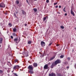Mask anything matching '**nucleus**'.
Segmentation results:
<instances>
[{"label": "nucleus", "mask_w": 76, "mask_h": 76, "mask_svg": "<svg viewBox=\"0 0 76 76\" xmlns=\"http://www.w3.org/2000/svg\"><path fill=\"white\" fill-rule=\"evenodd\" d=\"M59 8H61V6H59Z\"/></svg>", "instance_id": "37998d69"}, {"label": "nucleus", "mask_w": 76, "mask_h": 76, "mask_svg": "<svg viewBox=\"0 0 76 76\" xmlns=\"http://www.w3.org/2000/svg\"><path fill=\"white\" fill-rule=\"evenodd\" d=\"M24 25H25V26H27V24H25Z\"/></svg>", "instance_id": "e433bc0d"}, {"label": "nucleus", "mask_w": 76, "mask_h": 76, "mask_svg": "<svg viewBox=\"0 0 76 76\" xmlns=\"http://www.w3.org/2000/svg\"><path fill=\"white\" fill-rule=\"evenodd\" d=\"M67 69H69V66H67Z\"/></svg>", "instance_id": "49530a36"}, {"label": "nucleus", "mask_w": 76, "mask_h": 76, "mask_svg": "<svg viewBox=\"0 0 76 76\" xmlns=\"http://www.w3.org/2000/svg\"><path fill=\"white\" fill-rule=\"evenodd\" d=\"M52 44V43H50L49 44V45H51Z\"/></svg>", "instance_id": "58836bf2"}, {"label": "nucleus", "mask_w": 76, "mask_h": 76, "mask_svg": "<svg viewBox=\"0 0 76 76\" xmlns=\"http://www.w3.org/2000/svg\"><path fill=\"white\" fill-rule=\"evenodd\" d=\"M15 3L17 4H18L19 3V1L17 0L16 1Z\"/></svg>", "instance_id": "5701e85b"}, {"label": "nucleus", "mask_w": 76, "mask_h": 76, "mask_svg": "<svg viewBox=\"0 0 76 76\" xmlns=\"http://www.w3.org/2000/svg\"><path fill=\"white\" fill-rule=\"evenodd\" d=\"M46 2V3H49V0H47Z\"/></svg>", "instance_id": "2f4dec72"}, {"label": "nucleus", "mask_w": 76, "mask_h": 76, "mask_svg": "<svg viewBox=\"0 0 76 76\" xmlns=\"http://www.w3.org/2000/svg\"><path fill=\"white\" fill-rule=\"evenodd\" d=\"M57 65H56L54 62H53V63H52V64L51 65L50 67L51 69H53V67H54V66H56Z\"/></svg>", "instance_id": "0eeeda50"}, {"label": "nucleus", "mask_w": 76, "mask_h": 76, "mask_svg": "<svg viewBox=\"0 0 76 76\" xmlns=\"http://www.w3.org/2000/svg\"><path fill=\"white\" fill-rule=\"evenodd\" d=\"M58 14H60V12H58Z\"/></svg>", "instance_id": "8fccbe9b"}, {"label": "nucleus", "mask_w": 76, "mask_h": 76, "mask_svg": "<svg viewBox=\"0 0 76 76\" xmlns=\"http://www.w3.org/2000/svg\"><path fill=\"white\" fill-rule=\"evenodd\" d=\"M39 53H40V54H41V53H40V52H39Z\"/></svg>", "instance_id": "13d9d810"}, {"label": "nucleus", "mask_w": 76, "mask_h": 76, "mask_svg": "<svg viewBox=\"0 0 76 76\" xmlns=\"http://www.w3.org/2000/svg\"><path fill=\"white\" fill-rule=\"evenodd\" d=\"M63 57H64V55H61L60 56V58H63Z\"/></svg>", "instance_id": "393cba45"}, {"label": "nucleus", "mask_w": 76, "mask_h": 76, "mask_svg": "<svg viewBox=\"0 0 76 76\" xmlns=\"http://www.w3.org/2000/svg\"><path fill=\"white\" fill-rule=\"evenodd\" d=\"M16 28H14L13 29V32H16Z\"/></svg>", "instance_id": "a211bd4d"}, {"label": "nucleus", "mask_w": 76, "mask_h": 76, "mask_svg": "<svg viewBox=\"0 0 76 76\" xmlns=\"http://www.w3.org/2000/svg\"><path fill=\"white\" fill-rule=\"evenodd\" d=\"M46 19H48V16H46L45 17L43 18V21H45L46 20Z\"/></svg>", "instance_id": "f8f14e48"}, {"label": "nucleus", "mask_w": 76, "mask_h": 76, "mask_svg": "<svg viewBox=\"0 0 76 76\" xmlns=\"http://www.w3.org/2000/svg\"><path fill=\"white\" fill-rule=\"evenodd\" d=\"M61 29H64V26H61Z\"/></svg>", "instance_id": "c85d7f7f"}, {"label": "nucleus", "mask_w": 76, "mask_h": 76, "mask_svg": "<svg viewBox=\"0 0 76 76\" xmlns=\"http://www.w3.org/2000/svg\"><path fill=\"white\" fill-rule=\"evenodd\" d=\"M28 52L26 51H24V56L25 57H28Z\"/></svg>", "instance_id": "20e7f679"}, {"label": "nucleus", "mask_w": 76, "mask_h": 76, "mask_svg": "<svg viewBox=\"0 0 76 76\" xmlns=\"http://www.w3.org/2000/svg\"><path fill=\"white\" fill-rule=\"evenodd\" d=\"M64 64L65 65H67L68 64V62L67 61H65L64 63Z\"/></svg>", "instance_id": "6ab92c4d"}, {"label": "nucleus", "mask_w": 76, "mask_h": 76, "mask_svg": "<svg viewBox=\"0 0 76 76\" xmlns=\"http://www.w3.org/2000/svg\"><path fill=\"white\" fill-rule=\"evenodd\" d=\"M57 3H58V2H56V3H54V5H56V4H57Z\"/></svg>", "instance_id": "7c9ffc66"}, {"label": "nucleus", "mask_w": 76, "mask_h": 76, "mask_svg": "<svg viewBox=\"0 0 76 76\" xmlns=\"http://www.w3.org/2000/svg\"><path fill=\"white\" fill-rule=\"evenodd\" d=\"M61 63V60L60 59H58L54 62V63L56 65L57 64H59V63Z\"/></svg>", "instance_id": "f03ea898"}, {"label": "nucleus", "mask_w": 76, "mask_h": 76, "mask_svg": "<svg viewBox=\"0 0 76 76\" xmlns=\"http://www.w3.org/2000/svg\"><path fill=\"white\" fill-rule=\"evenodd\" d=\"M33 66L34 67H37L38 66V64H37V63H34L33 64Z\"/></svg>", "instance_id": "6e6552de"}, {"label": "nucleus", "mask_w": 76, "mask_h": 76, "mask_svg": "<svg viewBox=\"0 0 76 76\" xmlns=\"http://www.w3.org/2000/svg\"><path fill=\"white\" fill-rule=\"evenodd\" d=\"M23 14V15H25V14H26V12H25V11L23 10V12H22Z\"/></svg>", "instance_id": "412c9836"}, {"label": "nucleus", "mask_w": 76, "mask_h": 76, "mask_svg": "<svg viewBox=\"0 0 76 76\" xmlns=\"http://www.w3.org/2000/svg\"><path fill=\"white\" fill-rule=\"evenodd\" d=\"M55 58V56H54L50 58L49 59V61H51V60H53Z\"/></svg>", "instance_id": "9b49d317"}, {"label": "nucleus", "mask_w": 76, "mask_h": 76, "mask_svg": "<svg viewBox=\"0 0 76 76\" xmlns=\"http://www.w3.org/2000/svg\"><path fill=\"white\" fill-rule=\"evenodd\" d=\"M67 13L65 14V16H67Z\"/></svg>", "instance_id": "a19ab883"}, {"label": "nucleus", "mask_w": 76, "mask_h": 76, "mask_svg": "<svg viewBox=\"0 0 76 76\" xmlns=\"http://www.w3.org/2000/svg\"><path fill=\"white\" fill-rule=\"evenodd\" d=\"M57 76H63V75H62L60 73H59L58 74Z\"/></svg>", "instance_id": "dca6fc26"}, {"label": "nucleus", "mask_w": 76, "mask_h": 76, "mask_svg": "<svg viewBox=\"0 0 76 76\" xmlns=\"http://www.w3.org/2000/svg\"><path fill=\"white\" fill-rule=\"evenodd\" d=\"M33 70H29V73H31V74H33V73H34V72H33Z\"/></svg>", "instance_id": "4468645a"}, {"label": "nucleus", "mask_w": 76, "mask_h": 76, "mask_svg": "<svg viewBox=\"0 0 76 76\" xmlns=\"http://www.w3.org/2000/svg\"><path fill=\"white\" fill-rule=\"evenodd\" d=\"M19 61V60H18V59H15V63H16L17 62V63H18V61Z\"/></svg>", "instance_id": "f3484780"}, {"label": "nucleus", "mask_w": 76, "mask_h": 76, "mask_svg": "<svg viewBox=\"0 0 76 76\" xmlns=\"http://www.w3.org/2000/svg\"><path fill=\"white\" fill-rule=\"evenodd\" d=\"M56 46H57V47H58V46H59V45H58V44H57V45H56Z\"/></svg>", "instance_id": "a18cd8bd"}, {"label": "nucleus", "mask_w": 76, "mask_h": 76, "mask_svg": "<svg viewBox=\"0 0 76 76\" xmlns=\"http://www.w3.org/2000/svg\"><path fill=\"white\" fill-rule=\"evenodd\" d=\"M75 30H76V27L75 28Z\"/></svg>", "instance_id": "3c124183"}, {"label": "nucleus", "mask_w": 76, "mask_h": 76, "mask_svg": "<svg viewBox=\"0 0 76 76\" xmlns=\"http://www.w3.org/2000/svg\"><path fill=\"white\" fill-rule=\"evenodd\" d=\"M26 2L28 3H29V2H28V0H26Z\"/></svg>", "instance_id": "79ce46f5"}, {"label": "nucleus", "mask_w": 76, "mask_h": 76, "mask_svg": "<svg viewBox=\"0 0 76 76\" xmlns=\"http://www.w3.org/2000/svg\"><path fill=\"white\" fill-rule=\"evenodd\" d=\"M65 9H66V7H65L63 9H64V10H65Z\"/></svg>", "instance_id": "09e8293b"}, {"label": "nucleus", "mask_w": 76, "mask_h": 76, "mask_svg": "<svg viewBox=\"0 0 76 76\" xmlns=\"http://www.w3.org/2000/svg\"><path fill=\"white\" fill-rule=\"evenodd\" d=\"M56 8H57V7H58V6H57V5L56 6Z\"/></svg>", "instance_id": "c03bdc74"}, {"label": "nucleus", "mask_w": 76, "mask_h": 76, "mask_svg": "<svg viewBox=\"0 0 76 76\" xmlns=\"http://www.w3.org/2000/svg\"><path fill=\"white\" fill-rule=\"evenodd\" d=\"M14 42H15L16 43L18 44V42H19L20 41V37H18L17 38H15L14 39Z\"/></svg>", "instance_id": "f257e3e1"}, {"label": "nucleus", "mask_w": 76, "mask_h": 76, "mask_svg": "<svg viewBox=\"0 0 76 76\" xmlns=\"http://www.w3.org/2000/svg\"><path fill=\"white\" fill-rule=\"evenodd\" d=\"M29 1H31V2H32V1H33V0H29Z\"/></svg>", "instance_id": "4c0bfd02"}, {"label": "nucleus", "mask_w": 76, "mask_h": 76, "mask_svg": "<svg viewBox=\"0 0 76 76\" xmlns=\"http://www.w3.org/2000/svg\"><path fill=\"white\" fill-rule=\"evenodd\" d=\"M42 47H44V46H45V43L43 41H41L40 43Z\"/></svg>", "instance_id": "39448f33"}, {"label": "nucleus", "mask_w": 76, "mask_h": 76, "mask_svg": "<svg viewBox=\"0 0 76 76\" xmlns=\"http://www.w3.org/2000/svg\"><path fill=\"white\" fill-rule=\"evenodd\" d=\"M15 76H18V75H17V74H14Z\"/></svg>", "instance_id": "ea45409f"}, {"label": "nucleus", "mask_w": 76, "mask_h": 76, "mask_svg": "<svg viewBox=\"0 0 76 76\" xmlns=\"http://www.w3.org/2000/svg\"><path fill=\"white\" fill-rule=\"evenodd\" d=\"M48 64H46L45 65L44 67V68L45 69H48Z\"/></svg>", "instance_id": "9d476101"}, {"label": "nucleus", "mask_w": 76, "mask_h": 76, "mask_svg": "<svg viewBox=\"0 0 76 76\" xmlns=\"http://www.w3.org/2000/svg\"><path fill=\"white\" fill-rule=\"evenodd\" d=\"M12 35H13V36H15V35H16V34L15 33H13L12 34Z\"/></svg>", "instance_id": "cd10ccee"}, {"label": "nucleus", "mask_w": 76, "mask_h": 76, "mask_svg": "<svg viewBox=\"0 0 76 76\" xmlns=\"http://www.w3.org/2000/svg\"><path fill=\"white\" fill-rule=\"evenodd\" d=\"M8 63H10V62H8Z\"/></svg>", "instance_id": "4d7b16f0"}, {"label": "nucleus", "mask_w": 76, "mask_h": 76, "mask_svg": "<svg viewBox=\"0 0 76 76\" xmlns=\"http://www.w3.org/2000/svg\"><path fill=\"white\" fill-rule=\"evenodd\" d=\"M5 4L3 3H0V7L2 8H4L5 7Z\"/></svg>", "instance_id": "7ed1b4c3"}, {"label": "nucleus", "mask_w": 76, "mask_h": 76, "mask_svg": "<svg viewBox=\"0 0 76 76\" xmlns=\"http://www.w3.org/2000/svg\"><path fill=\"white\" fill-rule=\"evenodd\" d=\"M10 37L12 39H13V37L12 36H11Z\"/></svg>", "instance_id": "473e14b6"}, {"label": "nucleus", "mask_w": 76, "mask_h": 76, "mask_svg": "<svg viewBox=\"0 0 76 76\" xmlns=\"http://www.w3.org/2000/svg\"><path fill=\"white\" fill-rule=\"evenodd\" d=\"M38 0H34V1H37Z\"/></svg>", "instance_id": "603ef678"}, {"label": "nucleus", "mask_w": 76, "mask_h": 76, "mask_svg": "<svg viewBox=\"0 0 76 76\" xmlns=\"http://www.w3.org/2000/svg\"><path fill=\"white\" fill-rule=\"evenodd\" d=\"M13 69L14 70H16V66H14L13 67Z\"/></svg>", "instance_id": "b1692460"}, {"label": "nucleus", "mask_w": 76, "mask_h": 76, "mask_svg": "<svg viewBox=\"0 0 76 76\" xmlns=\"http://www.w3.org/2000/svg\"><path fill=\"white\" fill-rule=\"evenodd\" d=\"M75 68L76 69V64L75 65Z\"/></svg>", "instance_id": "c9c22d12"}, {"label": "nucleus", "mask_w": 76, "mask_h": 76, "mask_svg": "<svg viewBox=\"0 0 76 76\" xmlns=\"http://www.w3.org/2000/svg\"><path fill=\"white\" fill-rule=\"evenodd\" d=\"M33 10L35 12H37V9L36 8H34Z\"/></svg>", "instance_id": "aec40b11"}, {"label": "nucleus", "mask_w": 76, "mask_h": 76, "mask_svg": "<svg viewBox=\"0 0 76 76\" xmlns=\"http://www.w3.org/2000/svg\"><path fill=\"white\" fill-rule=\"evenodd\" d=\"M28 44H32V41L30 40L28 41Z\"/></svg>", "instance_id": "2eb2a0df"}, {"label": "nucleus", "mask_w": 76, "mask_h": 76, "mask_svg": "<svg viewBox=\"0 0 76 76\" xmlns=\"http://www.w3.org/2000/svg\"><path fill=\"white\" fill-rule=\"evenodd\" d=\"M8 25L10 26V27H11V26H12V24H11V23H9L8 24Z\"/></svg>", "instance_id": "bb28decb"}, {"label": "nucleus", "mask_w": 76, "mask_h": 76, "mask_svg": "<svg viewBox=\"0 0 76 76\" xmlns=\"http://www.w3.org/2000/svg\"><path fill=\"white\" fill-rule=\"evenodd\" d=\"M14 15L15 16V17H16V14L15 13H14Z\"/></svg>", "instance_id": "f704fd0d"}, {"label": "nucleus", "mask_w": 76, "mask_h": 76, "mask_svg": "<svg viewBox=\"0 0 76 76\" xmlns=\"http://www.w3.org/2000/svg\"><path fill=\"white\" fill-rule=\"evenodd\" d=\"M3 41V38L1 37L0 38V44H1Z\"/></svg>", "instance_id": "ddd939ff"}, {"label": "nucleus", "mask_w": 76, "mask_h": 76, "mask_svg": "<svg viewBox=\"0 0 76 76\" xmlns=\"http://www.w3.org/2000/svg\"><path fill=\"white\" fill-rule=\"evenodd\" d=\"M71 15H73V16H75V13H74L73 11H72V9H71Z\"/></svg>", "instance_id": "1a4fd4ad"}, {"label": "nucleus", "mask_w": 76, "mask_h": 76, "mask_svg": "<svg viewBox=\"0 0 76 76\" xmlns=\"http://www.w3.org/2000/svg\"><path fill=\"white\" fill-rule=\"evenodd\" d=\"M28 69L29 70H33L34 68H33V66L32 65H29L28 67Z\"/></svg>", "instance_id": "423d86ee"}, {"label": "nucleus", "mask_w": 76, "mask_h": 76, "mask_svg": "<svg viewBox=\"0 0 76 76\" xmlns=\"http://www.w3.org/2000/svg\"><path fill=\"white\" fill-rule=\"evenodd\" d=\"M16 68L17 69H19V66L18 65H16Z\"/></svg>", "instance_id": "a878e982"}, {"label": "nucleus", "mask_w": 76, "mask_h": 76, "mask_svg": "<svg viewBox=\"0 0 76 76\" xmlns=\"http://www.w3.org/2000/svg\"><path fill=\"white\" fill-rule=\"evenodd\" d=\"M16 13H18V12H16Z\"/></svg>", "instance_id": "864d4df0"}, {"label": "nucleus", "mask_w": 76, "mask_h": 76, "mask_svg": "<svg viewBox=\"0 0 76 76\" xmlns=\"http://www.w3.org/2000/svg\"><path fill=\"white\" fill-rule=\"evenodd\" d=\"M67 59L68 60H70V57H68L67 58Z\"/></svg>", "instance_id": "c756f323"}, {"label": "nucleus", "mask_w": 76, "mask_h": 76, "mask_svg": "<svg viewBox=\"0 0 76 76\" xmlns=\"http://www.w3.org/2000/svg\"><path fill=\"white\" fill-rule=\"evenodd\" d=\"M0 47H1V45H0Z\"/></svg>", "instance_id": "5fc2aeb1"}, {"label": "nucleus", "mask_w": 76, "mask_h": 76, "mask_svg": "<svg viewBox=\"0 0 76 76\" xmlns=\"http://www.w3.org/2000/svg\"><path fill=\"white\" fill-rule=\"evenodd\" d=\"M15 36H17V35H16V34H15Z\"/></svg>", "instance_id": "6e6d98bb"}, {"label": "nucleus", "mask_w": 76, "mask_h": 76, "mask_svg": "<svg viewBox=\"0 0 76 76\" xmlns=\"http://www.w3.org/2000/svg\"><path fill=\"white\" fill-rule=\"evenodd\" d=\"M63 10H64V12H66V11H65V10H64V9H63Z\"/></svg>", "instance_id": "de8ad7c7"}, {"label": "nucleus", "mask_w": 76, "mask_h": 76, "mask_svg": "<svg viewBox=\"0 0 76 76\" xmlns=\"http://www.w3.org/2000/svg\"><path fill=\"white\" fill-rule=\"evenodd\" d=\"M3 73V71L1 70H0V74H2Z\"/></svg>", "instance_id": "4be33fe9"}, {"label": "nucleus", "mask_w": 76, "mask_h": 76, "mask_svg": "<svg viewBox=\"0 0 76 76\" xmlns=\"http://www.w3.org/2000/svg\"><path fill=\"white\" fill-rule=\"evenodd\" d=\"M4 14H5V15H7V12L4 13Z\"/></svg>", "instance_id": "72a5a7b5"}]
</instances>
